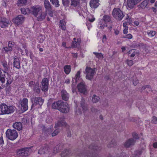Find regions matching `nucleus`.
<instances>
[{"instance_id":"1","label":"nucleus","mask_w":157,"mask_h":157,"mask_svg":"<svg viewBox=\"0 0 157 157\" xmlns=\"http://www.w3.org/2000/svg\"><path fill=\"white\" fill-rule=\"evenodd\" d=\"M3 69L0 68V76L2 78H5L6 74L8 75V77L6 78L7 81L6 84V86L7 87L13 82V79L11 78L10 75H9L8 71L10 68L8 66L7 63L6 61H3L1 62Z\"/></svg>"},{"instance_id":"2","label":"nucleus","mask_w":157,"mask_h":157,"mask_svg":"<svg viewBox=\"0 0 157 157\" xmlns=\"http://www.w3.org/2000/svg\"><path fill=\"white\" fill-rule=\"evenodd\" d=\"M16 108L12 105H8L3 103L0 105V114H10L13 113Z\"/></svg>"},{"instance_id":"3","label":"nucleus","mask_w":157,"mask_h":157,"mask_svg":"<svg viewBox=\"0 0 157 157\" xmlns=\"http://www.w3.org/2000/svg\"><path fill=\"white\" fill-rule=\"evenodd\" d=\"M32 105L31 109L36 108L40 107L44 102V100L40 97H33L31 100Z\"/></svg>"},{"instance_id":"4","label":"nucleus","mask_w":157,"mask_h":157,"mask_svg":"<svg viewBox=\"0 0 157 157\" xmlns=\"http://www.w3.org/2000/svg\"><path fill=\"white\" fill-rule=\"evenodd\" d=\"M6 137L11 140H15L18 136L17 132L14 129H8L6 132Z\"/></svg>"},{"instance_id":"5","label":"nucleus","mask_w":157,"mask_h":157,"mask_svg":"<svg viewBox=\"0 0 157 157\" xmlns=\"http://www.w3.org/2000/svg\"><path fill=\"white\" fill-rule=\"evenodd\" d=\"M29 86L35 93L39 94L40 92V86L38 81H31L29 82Z\"/></svg>"},{"instance_id":"6","label":"nucleus","mask_w":157,"mask_h":157,"mask_svg":"<svg viewBox=\"0 0 157 157\" xmlns=\"http://www.w3.org/2000/svg\"><path fill=\"white\" fill-rule=\"evenodd\" d=\"M96 69L91 68L90 67H86L85 71L84 73L86 74V78L90 80H91L96 73Z\"/></svg>"},{"instance_id":"7","label":"nucleus","mask_w":157,"mask_h":157,"mask_svg":"<svg viewBox=\"0 0 157 157\" xmlns=\"http://www.w3.org/2000/svg\"><path fill=\"white\" fill-rule=\"evenodd\" d=\"M66 125V123L63 119H62L59 121L57 123L55 124L54 128L56 129L52 133H51L52 136H54L57 135L59 132L60 131L59 129V127L65 126Z\"/></svg>"},{"instance_id":"8","label":"nucleus","mask_w":157,"mask_h":157,"mask_svg":"<svg viewBox=\"0 0 157 157\" xmlns=\"http://www.w3.org/2000/svg\"><path fill=\"white\" fill-rule=\"evenodd\" d=\"M113 17L116 19L121 20L124 16L122 11L119 8H115L112 12Z\"/></svg>"},{"instance_id":"9","label":"nucleus","mask_w":157,"mask_h":157,"mask_svg":"<svg viewBox=\"0 0 157 157\" xmlns=\"http://www.w3.org/2000/svg\"><path fill=\"white\" fill-rule=\"evenodd\" d=\"M42 8L39 5L34 6L31 7L30 12L35 17L37 16L38 14L42 11Z\"/></svg>"},{"instance_id":"10","label":"nucleus","mask_w":157,"mask_h":157,"mask_svg":"<svg viewBox=\"0 0 157 157\" xmlns=\"http://www.w3.org/2000/svg\"><path fill=\"white\" fill-rule=\"evenodd\" d=\"M31 151L30 147H25L18 150L17 153L20 156L25 157L30 154Z\"/></svg>"},{"instance_id":"11","label":"nucleus","mask_w":157,"mask_h":157,"mask_svg":"<svg viewBox=\"0 0 157 157\" xmlns=\"http://www.w3.org/2000/svg\"><path fill=\"white\" fill-rule=\"evenodd\" d=\"M25 17L21 15H18L13 19V22L15 25L18 26L22 24L24 21Z\"/></svg>"},{"instance_id":"12","label":"nucleus","mask_w":157,"mask_h":157,"mask_svg":"<svg viewBox=\"0 0 157 157\" xmlns=\"http://www.w3.org/2000/svg\"><path fill=\"white\" fill-rule=\"evenodd\" d=\"M80 105L82 110L81 109H78V111L77 110L76 112L77 114H81L82 110L83 112H85L88 110L87 105L85 103V100L83 98L82 99L80 102Z\"/></svg>"},{"instance_id":"13","label":"nucleus","mask_w":157,"mask_h":157,"mask_svg":"<svg viewBox=\"0 0 157 157\" xmlns=\"http://www.w3.org/2000/svg\"><path fill=\"white\" fill-rule=\"evenodd\" d=\"M48 82V80L47 78H44L42 79L40 86L42 91L46 92L48 91L49 85Z\"/></svg>"},{"instance_id":"14","label":"nucleus","mask_w":157,"mask_h":157,"mask_svg":"<svg viewBox=\"0 0 157 157\" xmlns=\"http://www.w3.org/2000/svg\"><path fill=\"white\" fill-rule=\"evenodd\" d=\"M10 21L8 19L5 17H0V26L3 28L8 27L10 25Z\"/></svg>"},{"instance_id":"15","label":"nucleus","mask_w":157,"mask_h":157,"mask_svg":"<svg viewBox=\"0 0 157 157\" xmlns=\"http://www.w3.org/2000/svg\"><path fill=\"white\" fill-rule=\"evenodd\" d=\"M20 101L21 105V109L22 111L23 112L26 111L28 109V100L27 99L25 98L23 99H20Z\"/></svg>"},{"instance_id":"16","label":"nucleus","mask_w":157,"mask_h":157,"mask_svg":"<svg viewBox=\"0 0 157 157\" xmlns=\"http://www.w3.org/2000/svg\"><path fill=\"white\" fill-rule=\"evenodd\" d=\"M49 150V146L48 145L45 144L39 150L38 153L40 154H44L48 153Z\"/></svg>"},{"instance_id":"17","label":"nucleus","mask_w":157,"mask_h":157,"mask_svg":"<svg viewBox=\"0 0 157 157\" xmlns=\"http://www.w3.org/2000/svg\"><path fill=\"white\" fill-rule=\"evenodd\" d=\"M69 110L68 104L67 103L63 102L62 105L59 108V110L63 113H67Z\"/></svg>"},{"instance_id":"18","label":"nucleus","mask_w":157,"mask_h":157,"mask_svg":"<svg viewBox=\"0 0 157 157\" xmlns=\"http://www.w3.org/2000/svg\"><path fill=\"white\" fill-rule=\"evenodd\" d=\"M47 13L46 12L42 11L38 14L37 16L35 17H36L37 20L38 21H43L45 18L47 16Z\"/></svg>"},{"instance_id":"19","label":"nucleus","mask_w":157,"mask_h":157,"mask_svg":"<svg viewBox=\"0 0 157 157\" xmlns=\"http://www.w3.org/2000/svg\"><path fill=\"white\" fill-rule=\"evenodd\" d=\"M63 102V101L62 100H59L54 102L52 104V108L59 110L62 105Z\"/></svg>"},{"instance_id":"20","label":"nucleus","mask_w":157,"mask_h":157,"mask_svg":"<svg viewBox=\"0 0 157 157\" xmlns=\"http://www.w3.org/2000/svg\"><path fill=\"white\" fill-rule=\"evenodd\" d=\"M77 88L79 92L84 93L86 91L84 82L82 81L79 83L78 85Z\"/></svg>"},{"instance_id":"21","label":"nucleus","mask_w":157,"mask_h":157,"mask_svg":"<svg viewBox=\"0 0 157 157\" xmlns=\"http://www.w3.org/2000/svg\"><path fill=\"white\" fill-rule=\"evenodd\" d=\"M135 141L132 138L129 139L124 143V146L127 148L130 147L134 145Z\"/></svg>"},{"instance_id":"22","label":"nucleus","mask_w":157,"mask_h":157,"mask_svg":"<svg viewBox=\"0 0 157 157\" xmlns=\"http://www.w3.org/2000/svg\"><path fill=\"white\" fill-rule=\"evenodd\" d=\"M13 66L17 69H20L21 68V66L20 63V60L17 57L15 56L14 57L13 60Z\"/></svg>"},{"instance_id":"23","label":"nucleus","mask_w":157,"mask_h":157,"mask_svg":"<svg viewBox=\"0 0 157 157\" xmlns=\"http://www.w3.org/2000/svg\"><path fill=\"white\" fill-rule=\"evenodd\" d=\"M61 94L63 100L67 101L69 99V94L66 90H62L61 91Z\"/></svg>"},{"instance_id":"24","label":"nucleus","mask_w":157,"mask_h":157,"mask_svg":"<svg viewBox=\"0 0 157 157\" xmlns=\"http://www.w3.org/2000/svg\"><path fill=\"white\" fill-rule=\"evenodd\" d=\"M90 4V7L94 8H97L99 5V0H91Z\"/></svg>"},{"instance_id":"25","label":"nucleus","mask_w":157,"mask_h":157,"mask_svg":"<svg viewBox=\"0 0 157 157\" xmlns=\"http://www.w3.org/2000/svg\"><path fill=\"white\" fill-rule=\"evenodd\" d=\"M13 127L14 129L18 131L21 130L22 128V123L21 122H17L13 124Z\"/></svg>"},{"instance_id":"26","label":"nucleus","mask_w":157,"mask_h":157,"mask_svg":"<svg viewBox=\"0 0 157 157\" xmlns=\"http://www.w3.org/2000/svg\"><path fill=\"white\" fill-rule=\"evenodd\" d=\"M52 132V130L51 128H46L44 127L43 129V133H44L45 136H48L50 135Z\"/></svg>"},{"instance_id":"27","label":"nucleus","mask_w":157,"mask_h":157,"mask_svg":"<svg viewBox=\"0 0 157 157\" xmlns=\"http://www.w3.org/2000/svg\"><path fill=\"white\" fill-rule=\"evenodd\" d=\"M136 4L134 0H127V5L130 8H132Z\"/></svg>"},{"instance_id":"28","label":"nucleus","mask_w":157,"mask_h":157,"mask_svg":"<svg viewBox=\"0 0 157 157\" xmlns=\"http://www.w3.org/2000/svg\"><path fill=\"white\" fill-rule=\"evenodd\" d=\"M89 149L93 150L95 152L96 151H98L101 150V148L100 147H98L97 145H94L92 144L90 146Z\"/></svg>"},{"instance_id":"29","label":"nucleus","mask_w":157,"mask_h":157,"mask_svg":"<svg viewBox=\"0 0 157 157\" xmlns=\"http://www.w3.org/2000/svg\"><path fill=\"white\" fill-rule=\"evenodd\" d=\"M44 7L47 10L50 11L51 10V6L48 1L45 0L44 1Z\"/></svg>"},{"instance_id":"30","label":"nucleus","mask_w":157,"mask_h":157,"mask_svg":"<svg viewBox=\"0 0 157 157\" xmlns=\"http://www.w3.org/2000/svg\"><path fill=\"white\" fill-rule=\"evenodd\" d=\"M62 145L61 144H58L54 148L53 152L54 154L59 152L62 150Z\"/></svg>"},{"instance_id":"31","label":"nucleus","mask_w":157,"mask_h":157,"mask_svg":"<svg viewBox=\"0 0 157 157\" xmlns=\"http://www.w3.org/2000/svg\"><path fill=\"white\" fill-rule=\"evenodd\" d=\"M81 41V39H77V42L76 41H73L71 44L72 47L73 48L77 47L80 44Z\"/></svg>"},{"instance_id":"32","label":"nucleus","mask_w":157,"mask_h":157,"mask_svg":"<svg viewBox=\"0 0 157 157\" xmlns=\"http://www.w3.org/2000/svg\"><path fill=\"white\" fill-rule=\"evenodd\" d=\"M80 0H71V6L72 7H76L79 6Z\"/></svg>"},{"instance_id":"33","label":"nucleus","mask_w":157,"mask_h":157,"mask_svg":"<svg viewBox=\"0 0 157 157\" xmlns=\"http://www.w3.org/2000/svg\"><path fill=\"white\" fill-rule=\"evenodd\" d=\"M27 2V0H18L17 4L18 6H21L25 5Z\"/></svg>"},{"instance_id":"34","label":"nucleus","mask_w":157,"mask_h":157,"mask_svg":"<svg viewBox=\"0 0 157 157\" xmlns=\"http://www.w3.org/2000/svg\"><path fill=\"white\" fill-rule=\"evenodd\" d=\"M5 81V78L0 76V89L3 88L5 86V85H4Z\"/></svg>"},{"instance_id":"35","label":"nucleus","mask_w":157,"mask_h":157,"mask_svg":"<svg viewBox=\"0 0 157 157\" xmlns=\"http://www.w3.org/2000/svg\"><path fill=\"white\" fill-rule=\"evenodd\" d=\"M138 52V51L135 49H131L128 52V53L129 54H131L130 56L131 57H133L135 56V55Z\"/></svg>"},{"instance_id":"36","label":"nucleus","mask_w":157,"mask_h":157,"mask_svg":"<svg viewBox=\"0 0 157 157\" xmlns=\"http://www.w3.org/2000/svg\"><path fill=\"white\" fill-rule=\"evenodd\" d=\"M64 70L65 73L66 74H68L71 71V66L70 65H65L64 67Z\"/></svg>"},{"instance_id":"37","label":"nucleus","mask_w":157,"mask_h":157,"mask_svg":"<svg viewBox=\"0 0 157 157\" xmlns=\"http://www.w3.org/2000/svg\"><path fill=\"white\" fill-rule=\"evenodd\" d=\"M65 22L63 20H61L60 21L59 27H61L63 30H65L66 29V27L65 25Z\"/></svg>"},{"instance_id":"38","label":"nucleus","mask_w":157,"mask_h":157,"mask_svg":"<svg viewBox=\"0 0 157 157\" xmlns=\"http://www.w3.org/2000/svg\"><path fill=\"white\" fill-rule=\"evenodd\" d=\"M8 47L9 48L13 50V48L15 47L16 44L15 43L13 42L9 41L8 42Z\"/></svg>"},{"instance_id":"39","label":"nucleus","mask_w":157,"mask_h":157,"mask_svg":"<svg viewBox=\"0 0 157 157\" xmlns=\"http://www.w3.org/2000/svg\"><path fill=\"white\" fill-rule=\"evenodd\" d=\"M100 99V98L98 96L95 95H94L92 98V101L93 103H96L98 102Z\"/></svg>"},{"instance_id":"40","label":"nucleus","mask_w":157,"mask_h":157,"mask_svg":"<svg viewBox=\"0 0 157 157\" xmlns=\"http://www.w3.org/2000/svg\"><path fill=\"white\" fill-rule=\"evenodd\" d=\"M149 2L148 0H145L140 4V6L143 9H144L147 5Z\"/></svg>"},{"instance_id":"41","label":"nucleus","mask_w":157,"mask_h":157,"mask_svg":"<svg viewBox=\"0 0 157 157\" xmlns=\"http://www.w3.org/2000/svg\"><path fill=\"white\" fill-rule=\"evenodd\" d=\"M102 20L103 21L106 23L110 22L111 21V18L109 16L107 15H105L103 16Z\"/></svg>"},{"instance_id":"42","label":"nucleus","mask_w":157,"mask_h":157,"mask_svg":"<svg viewBox=\"0 0 157 157\" xmlns=\"http://www.w3.org/2000/svg\"><path fill=\"white\" fill-rule=\"evenodd\" d=\"M70 153V151L69 150H66L63 151L61 154V156L64 157L66 155H69Z\"/></svg>"},{"instance_id":"43","label":"nucleus","mask_w":157,"mask_h":157,"mask_svg":"<svg viewBox=\"0 0 157 157\" xmlns=\"http://www.w3.org/2000/svg\"><path fill=\"white\" fill-rule=\"evenodd\" d=\"M21 13L25 15L27 14L30 11V9L28 8H22L21 9Z\"/></svg>"},{"instance_id":"44","label":"nucleus","mask_w":157,"mask_h":157,"mask_svg":"<svg viewBox=\"0 0 157 157\" xmlns=\"http://www.w3.org/2000/svg\"><path fill=\"white\" fill-rule=\"evenodd\" d=\"M50 1L55 7H58L59 6V1L58 0H50Z\"/></svg>"},{"instance_id":"45","label":"nucleus","mask_w":157,"mask_h":157,"mask_svg":"<svg viewBox=\"0 0 157 157\" xmlns=\"http://www.w3.org/2000/svg\"><path fill=\"white\" fill-rule=\"evenodd\" d=\"M82 71L81 69L79 71H78L75 76V80L76 82L79 79L80 77V75Z\"/></svg>"},{"instance_id":"46","label":"nucleus","mask_w":157,"mask_h":157,"mask_svg":"<svg viewBox=\"0 0 157 157\" xmlns=\"http://www.w3.org/2000/svg\"><path fill=\"white\" fill-rule=\"evenodd\" d=\"M93 53L96 56V57L99 59H103V55L101 53H98L94 52Z\"/></svg>"},{"instance_id":"47","label":"nucleus","mask_w":157,"mask_h":157,"mask_svg":"<svg viewBox=\"0 0 157 157\" xmlns=\"http://www.w3.org/2000/svg\"><path fill=\"white\" fill-rule=\"evenodd\" d=\"M99 25H100L99 28L101 29H103L105 27H106L107 25V24L106 23L103 21H101Z\"/></svg>"},{"instance_id":"48","label":"nucleus","mask_w":157,"mask_h":157,"mask_svg":"<svg viewBox=\"0 0 157 157\" xmlns=\"http://www.w3.org/2000/svg\"><path fill=\"white\" fill-rule=\"evenodd\" d=\"M62 4L63 5L66 7L68 6L70 4V1L69 0H62Z\"/></svg>"},{"instance_id":"49","label":"nucleus","mask_w":157,"mask_h":157,"mask_svg":"<svg viewBox=\"0 0 157 157\" xmlns=\"http://www.w3.org/2000/svg\"><path fill=\"white\" fill-rule=\"evenodd\" d=\"M3 51L5 53H7L8 52H11L12 50L8 47L6 46L3 48Z\"/></svg>"},{"instance_id":"50","label":"nucleus","mask_w":157,"mask_h":157,"mask_svg":"<svg viewBox=\"0 0 157 157\" xmlns=\"http://www.w3.org/2000/svg\"><path fill=\"white\" fill-rule=\"evenodd\" d=\"M147 33L148 35L149 36L153 37L155 34L156 33L155 31H147Z\"/></svg>"},{"instance_id":"51","label":"nucleus","mask_w":157,"mask_h":157,"mask_svg":"<svg viewBox=\"0 0 157 157\" xmlns=\"http://www.w3.org/2000/svg\"><path fill=\"white\" fill-rule=\"evenodd\" d=\"M116 143L115 141V140H113L112 141H111V142L109 144L108 146L109 147H114V146L116 145Z\"/></svg>"},{"instance_id":"52","label":"nucleus","mask_w":157,"mask_h":157,"mask_svg":"<svg viewBox=\"0 0 157 157\" xmlns=\"http://www.w3.org/2000/svg\"><path fill=\"white\" fill-rule=\"evenodd\" d=\"M45 39V37L44 36H40L38 38V40L40 43H42Z\"/></svg>"},{"instance_id":"53","label":"nucleus","mask_w":157,"mask_h":157,"mask_svg":"<svg viewBox=\"0 0 157 157\" xmlns=\"http://www.w3.org/2000/svg\"><path fill=\"white\" fill-rule=\"evenodd\" d=\"M142 151H136L135 152V157H139L142 153Z\"/></svg>"},{"instance_id":"54","label":"nucleus","mask_w":157,"mask_h":157,"mask_svg":"<svg viewBox=\"0 0 157 157\" xmlns=\"http://www.w3.org/2000/svg\"><path fill=\"white\" fill-rule=\"evenodd\" d=\"M90 109L91 111L94 113H96L98 111V109L93 106L91 107Z\"/></svg>"},{"instance_id":"55","label":"nucleus","mask_w":157,"mask_h":157,"mask_svg":"<svg viewBox=\"0 0 157 157\" xmlns=\"http://www.w3.org/2000/svg\"><path fill=\"white\" fill-rule=\"evenodd\" d=\"M151 122L155 124H157V118L156 117L154 116L152 117Z\"/></svg>"},{"instance_id":"56","label":"nucleus","mask_w":157,"mask_h":157,"mask_svg":"<svg viewBox=\"0 0 157 157\" xmlns=\"http://www.w3.org/2000/svg\"><path fill=\"white\" fill-rule=\"evenodd\" d=\"M122 156H123V157H128V155H126L124 153H121L120 155L117 154L116 156L115 157H122Z\"/></svg>"},{"instance_id":"57","label":"nucleus","mask_w":157,"mask_h":157,"mask_svg":"<svg viewBox=\"0 0 157 157\" xmlns=\"http://www.w3.org/2000/svg\"><path fill=\"white\" fill-rule=\"evenodd\" d=\"M98 156V155L96 154H94L92 153L91 154V153H90V155H87L86 156L85 155L84 156L85 157H97Z\"/></svg>"},{"instance_id":"58","label":"nucleus","mask_w":157,"mask_h":157,"mask_svg":"<svg viewBox=\"0 0 157 157\" xmlns=\"http://www.w3.org/2000/svg\"><path fill=\"white\" fill-rule=\"evenodd\" d=\"M127 63L129 66H131L133 64V61L132 60H128L127 61Z\"/></svg>"},{"instance_id":"59","label":"nucleus","mask_w":157,"mask_h":157,"mask_svg":"<svg viewBox=\"0 0 157 157\" xmlns=\"http://www.w3.org/2000/svg\"><path fill=\"white\" fill-rule=\"evenodd\" d=\"M132 135L133 137L136 139H138L139 137L138 134L135 132H134L132 133Z\"/></svg>"},{"instance_id":"60","label":"nucleus","mask_w":157,"mask_h":157,"mask_svg":"<svg viewBox=\"0 0 157 157\" xmlns=\"http://www.w3.org/2000/svg\"><path fill=\"white\" fill-rule=\"evenodd\" d=\"M132 34H128L127 35H126L125 37H124V38H128L129 39H131L132 38Z\"/></svg>"},{"instance_id":"61","label":"nucleus","mask_w":157,"mask_h":157,"mask_svg":"<svg viewBox=\"0 0 157 157\" xmlns=\"http://www.w3.org/2000/svg\"><path fill=\"white\" fill-rule=\"evenodd\" d=\"M106 36L105 35H104L102 40V42L104 43H105L106 41Z\"/></svg>"},{"instance_id":"62","label":"nucleus","mask_w":157,"mask_h":157,"mask_svg":"<svg viewBox=\"0 0 157 157\" xmlns=\"http://www.w3.org/2000/svg\"><path fill=\"white\" fill-rule=\"evenodd\" d=\"M146 88H148L151 89V86H150L147 85L143 86L142 88V90H144Z\"/></svg>"},{"instance_id":"63","label":"nucleus","mask_w":157,"mask_h":157,"mask_svg":"<svg viewBox=\"0 0 157 157\" xmlns=\"http://www.w3.org/2000/svg\"><path fill=\"white\" fill-rule=\"evenodd\" d=\"M133 84L135 85H136L138 83V81L136 79L135 80H134L133 82Z\"/></svg>"},{"instance_id":"64","label":"nucleus","mask_w":157,"mask_h":157,"mask_svg":"<svg viewBox=\"0 0 157 157\" xmlns=\"http://www.w3.org/2000/svg\"><path fill=\"white\" fill-rule=\"evenodd\" d=\"M95 18L94 17H93L92 18H89L88 21L90 22H93L95 20Z\"/></svg>"}]
</instances>
